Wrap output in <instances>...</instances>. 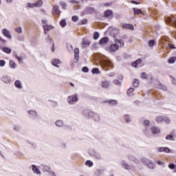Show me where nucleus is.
Listing matches in <instances>:
<instances>
[{"label":"nucleus","instance_id":"11","mask_svg":"<svg viewBox=\"0 0 176 176\" xmlns=\"http://www.w3.org/2000/svg\"><path fill=\"white\" fill-rule=\"evenodd\" d=\"M28 113H29L30 118L36 119L38 118V113L36 110H29L28 111Z\"/></svg>","mask_w":176,"mask_h":176},{"label":"nucleus","instance_id":"49","mask_svg":"<svg viewBox=\"0 0 176 176\" xmlns=\"http://www.w3.org/2000/svg\"><path fill=\"white\" fill-rule=\"evenodd\" d=\"M15 32H16L17 34H22V28L18 27L15 28Z\"/></svg>","mask_w":176,"mask_h":176},{"label":"nucleus","instance_id":"30","mask_svg":"<svg viewBox=\"0 0 176 176\" xmlns=\"http://www.w3.org/2000/svg\"><path fill=\"white\" fill-rule=\"evenodd\" d=\"M114 41H116V45H118L120 47H122L124 45V43L123 42L122 40L116 39L114 40Z\"/></svg>","mask_w":176,"mask_h":176},{"label":"nucleus","instance_id":"12","mask_svg":"<svg viewBox=\"0 0 176 176\" xmlns=\"http://www.w3.org/2000/svg\"><path fill=\"white\" fill-rule=\"evenodd\" d=\"M157 152L169 153L170 150L168 147H157Z\"/></svg>","mask_w":176,"mask_h":176},{"label":"nucleus","instance_id":"38","mask_svg":"<svg viewBox=\"0 0 176 176\" xmlns=\"http://www.w3.org/2000/svg\"><path fill=\"white\" fill-rule=\"evenodd\" d=\"M59 5L63 10H65L67 8V3L64 1H60Z\"/></svg>","mask_w":176,"mask_h":176},{"label":"nucleus","instance_id":"63","mask_svg":"<svg viewBox=\"0 0 176 176\" xmlns=\"http://www.w3.org/2000/svg\"><path fill=\"white\" fill-rule=\"evenodd\" d=\"M168 47L169 49H173V50L176 49L174 45H173L172 44H169V43H168Z\"/></svg>","mask_w":176,"mask_h":176},{"label":"nucleus","instance_id":"37","mask_svg":"<svg viewBox=\"0 0 176 176\" xmlns=\"http://www.w3.org/2000/svg\"><path fill=\"white\" fill-rule=\"evenodd\" d=\"M133 11H134V14H137V15L143 14V13H142V12L141 11L140 9H135V8H133Z\"/></svg>","mask_w":176,"mask_h":176},{"label":"nucleus","instance_id":"19","mask_svg":"<svg viewBox=\"0 0 176 176\" xmlns=\"http://www.w3.org/2000/svg\"><path fill=\"white\" fill-rule=\"evenodd\" d=\"M151 131V133L155 135V134H158L160 133V129L157 126H153L150 129Z\"/></svg>","mask_w":176,"mask_h":176},{"label":"nucleus","instance_id":"18","mask_svg":"<svg viewBox=\"0 0 176 176\" xmlns=\"http://www.w3.org/2000/svg\"><path fill=\"white\" fill-rule=\"evenodd\" d=\"M14 86L19 89H23V86L22 85V82H21L20 80H15V82H14Z\"/></svg>","mask_w":176,"mask_h":176},{"label":"nucleus","instance_id":"26","mask_svg":"<svg viewBox=\"0 0 176 176\" xmlns=\"http://www.w3.org/2000/svg\"><path fill=\"white\" fill-rule=\"evenodd\" d=\"M128 159L131 162H133L135 164H139V160L137 158H135V157L132 156V155H129Z\"/></svg>","mask_w":176,"mask_h":176},{"label":"nucleus","instance_id":"2","mask_svg":"<svg viewBox=\"0 0 176 176\" xmlns=\"http://www.w3.org/2000/svg\"><path fill=\"white\" fill-rule=\"evenodd\" d=\"M100 65H102V67H111L112 66V63H111L109 58L104 55H100Z\"/></svg>","mask_w":176,"mask_h":176},{"label":"nucleus","instance_id":"13","mask_svg":"<svg viewBox=\"0 0 176 176\" xmlns=\"http://www.w3.org/2000/svg\"><path fill=\"white\" fill-rule=\"evenodd\" d=\"M121 27L122 28H124L125 30H134L133 25H131V24L122 23Z\"/></svg>","mask_w":176,"mask_h":176},{"label":"nucleus","instance_id":"40","mask_svg":"<svg viewBox=\"0 0 176 176\" xmlns=\"http://www.w3.org/2000/svg\"><path fill=\"white\" fill-rule=\"evenodd\" d=\"M66 25H67V23L65 19L60 21V26H61V28H65V26H66Z\"/></svg>","mask_w":176,"mask_h":176},{"label":"nucleus","instance_id":"57","mask_svg":"<svg viewBox=\"0 0 176 176\" xmlns=\"http://www.w3.org/2000/svg\"><path fill=\"white\" fill-rule=\"evenodd\" d=\"M0 42L3 44H5L6 43H8V41L5 40L4 38H3L1 36H0Z\"/></svg>","mask_w":176,"mask_h":176},{"label":"nucleus","instance_id":"5","mask_svg":"<svg viewBox=\"0 0 176 176\" xmlns=\"http://www.w3.org/2000/svg\"><path fill=\"white\" fill-rule=\"evenodd\" d=\"M78 100V98H77V94L69 96L67 98L69 104H76Z\"/></svg>","mask_w":176,"mask_h":176},{"label":"nucleus","instance_id":"60","mask_svg":"<svg viewBox=\"0 0 176 176\" xmlns=\"http://www.w3.org/2000/svg\"><path fill=\"white\" fill-rule=\"evenodd\" d=\"M141 78H142V79H146L147 78V74L146 73L141 74Z\"/></svg>","mask_w":176,"mask_h":176},{"label":"nucleus","instance_id":"53","mask_svg":"<svg viewBox=\"0 0 176 176\" xmlns=\"http://www.w3.org/2000/svg\"><path fill=\"white\" fill-rule=\"evenodd\" d=\"M79 18L77 16H74L72 18V22H77L78 21Z\"/></svg>","mask_w":176,"mask_h":176},{"label":"nucleus","instance_id":"21","mask_svg":"<svg viewBox=\"0 0 176 176\" xmlns=\"http://www.w3.org/2000/svg\"><path fill=\"white\" fill-rule=\"evenodd\" d=\"M166 118V116H158L155 117V122L158 124H162L163 123V120Z\"/></svg>","mask_w":176,"mask_h":176},{"label":"nucleus","instance_id":"25","mask_svg":"<svg viewBox=\"0 0 176 176\" xmlns=\"http://www.w3.org/2000/svg\"><path fill=\"white\" fill-rule=\"evenodd\" d=\"M32 170L33 171V173H34L35 174H41V172L39 170V168H38L36 165H32Z\"/></svg>","mask_w":176,"mask_h":176},{"label":"nucleus","instance_id":"45","mask_svg":"<svg viewBox=\"0 0 176 176\" xmlns=\"http://www.w3.org/2000/svg\"><path fill=\"white\" fill-rule=\"evenodd\" d=\"M163 122H164L166 124H168L170 123V119L168 118V117H166L163 119Z\"/></svg>","mask_w":176,"mask_h":176},{"label":"nucleus","instance_id":"4","mask_svg":"<svg viewBox=\"0 0 176 176\" xmlns=\"http://www.w3.org/2000/svg\"><path fill=\"white\" fill-rule=\"evenodd\" d=\"M42 24H43L44 34H47V32L52 30L53 28L52 25L47 24V21L46 19L42 20Z\"/></svg>","mask_w":176,"mask_h":176},{"label":"nucleus","instance_id":"50","mask_svg":"<svg viewBox=\"0 0 176 176\" xmlns=\"http://www.w3.org/2000/svg\"><path fill=\"white\" fill-rule=\"evenodd\" d=\"M124 120H125V122H126L128 123L131 122V120L130 119V117L128 115L124 116Z\"/></svg>","mask_w":176,"mask_h":176},{"label":"nucleus","instance_id":"54","mask_svg":"<svg viewBox=\"0 0 176 176\" xmlns=\"http://www.w3.org/2000/svg\"><path fill=\"white\" fill-rule=\"evenodd\" d=\"M86 23H87V19H82L80 21V22H79V24L81 25H85Z\"/></svg>","mask_w":176,"mask_h":176},{"label":"nucleus","instance_id":"44","mask_svg":"<svg viewBox=\"0 0 176 176\" xmlns=\"http://www.w3.org/2000/svg\"><path fill=\"white\" fill-rule=\"evenodd\" d=\"M151 125V122H149V120H144L143 121V126L147 127V126H149Z\"/></svg>","mask_w":176,"mask_h":176},{"label":"nucleus","instance_id":"15","mask_svg":"<svg viewBox=\"0 0 176 176\" xmlns=\"http://www.w3.org/2000/svg\"><path fill=\"white\" fill-rule=\"evenodd\" d=\"M120 45H118L116 44H112L111 46H109V52H116L118 50H119Z\"/></svg>","mask_w":176,"mask_h":176},{"label":"nucleus","instance_id":"34","mask_svg":"<svg viewBox=\"0 0 176 176\" xmlns=\"http://www.w3.org/2000/svg\"><path fill=\"white\" fill-rule=\"evenodd\" d=\"M10 68L14 69L16 67V64L13 60H10Z\"/></svg>","mask_w":176,"mask_h":176},{"label":"nucleus","instance_id":"8","mask_svg":"<svg viewBox=\"0 0 176 176\" xmlns=\"http://www.w3.org/2000/svg\"><path fill=\"white\" fill-rule=\"evenodd\" d=\"M93 12H94V8L91 7L86 8V9L81 12V16H85L86 14H91Z\"/></svg>","mask_w":176,"mask_h":176},{"label":"nucleus","instance_id":"59","mask_svg":"<svg viewBox=\"0 0 176 176\" xmlns=\"http://www.w3.org/2000/svg\"><path fill=\"white\" fill-rule=\"evenodd\" d=\"M27 7L30 8H36V6H34L33 3H28Z\"/></svg>","mask_w":176,"mask_h":176},{"label":"nucleus","instance_id":"23","mask_svg":"<svg viewBox=\"0 0 176 176\" xmlns=\"http://www.w3.org/2000/svg\"><path fill=\"white\" fill-rule=\"evenodd\" d=\"M110 87V82L107 80H104L102 82V87L104 89H108Z\"/></svg>","mask_w":176,"mask_h":176},{"label":"nucleus","instance_id":"46","mask_svg":"<svg viewBox=\"0 0 176 176\" xmlns=\"http://www.w3.org/2000/svg\"><path fill=\"white\" fill-rule=\"evenodd\" d=\"M133 87L135 88L139 87V80L138 79H134Z\"/></svg>","mask_w":176,"mask_h":176},{"label":"nucleus","instance_id":"7","mask_svg":"<svg viewBox=\"0 0 176 176\" xmlns=\"http://www.w3.org/2000/svg\"><path fill=\"white\" fill-rule=\"evenodd\" d=\"M1 33L3 34V35H4L5 37L7 38V39H8L10 41L12 40V34H11V32H10V30L4 28L1 30Z\"/></svg>","mask_w":176,"mask_h":176},{"label":"nucleus","instance_id":"27","mask_svg":"<svg viewBox=\"0 0 176 176\" xmlns=\"http://www.w3.org/2000/svg\"><path fill=\"white\" fill-rule=\"evenodd\" d=\"M112 11L111 10H106L105 12H104V15L105 16L106 18H111L112 17Z\"/></svg>","mask_w":176,"mask_h":176},{"label":"nucleus","instance_id":"17","mask_svg":"<svg viewBox=\"0 0 176 176\" xmlns=\"http://www.w3.org/2000/svg\"><path fill=\"white\" fill-rule=\"evenodd\" d=\"M40 168H41L42 171H43L44 173L53 171L52 168H50V167L47 165H41Z\"/></svg>","mask_w":176,"mask_h":176},{"label":"nucleus","instance_id":"32","mask_svg":"<svg viewBox=\"0 0 176 176\" xmlns=\"http://www.w3.org/2000/svg\"><path fill=\"white\" fill-rule=\"evenodd\" d=\"M140 64H141V60L140 59H138L137 60H135L133 63H132L131 65L133 67H137V66H138Z\"/></svg>","mask_w":176,"mask_h":176},{"label":"nucleus","instance_id":"42","mask_svg":"<svg viewBox=\"0 0 176 176\" xmlns=\"http://www.w3.org/2000/svg\"><path fill=\"white\" fill-rule=\"evenodd\" d=\"M67 50H68L69 52H73V45L70 44L67 45Z\"/></svg>","mask_w":176,"mask_h":176},{"label":"nucleus","instance_id":"35","mask_svg":"<svg viewBox=\"0 0 176 176\" xmlns=\"http://www.w3.org/2000/svg\"><path fill=\"white\" fill-rule=\"evenodd\" d=\"M11 51H12L11 49H10L9 47H3V52L6 53L7 54H11Z\"/></svg>","mask_w":176,"mask_h":176},{"label":"nucleus","instance_id":"29","mask_svg":"<svg viewBox=\"0 0 176 176\" xmlns=\"http://www.w3.org/2000/svg\"><path fill=\"white\" fill-rule=\"evenodd\" d=\"M175 62H176L175 56H173V57L168 58V63H169V64H175Z\"/></svg>","mask_w":176,"mask_h":176},{"label":"nucleus","instance_id":"6","mask_svg":"<svg viewBox=\"0 0 176 176\" xmlns=\"http://www.w3.org/2000/svg\"><path fill=\"white\" fill-rule=\"evenodd\" d=\"M88 154L91 155V157H94L98 160L101 159V155L98 153H96L94 149H89L88 150Z\"/></svg>","mask_w":176,"mask_h":176},{"label":"nucleus","instance_id":"22","mask_svg":"<svg viewBox=\"0 0 176 176\" xmlns=\"http://www.w3.org/2000/svg\"><path fill=\"white\" fill-rule=\"evenodd\" d=\"M155 88L160 89L164 91H166L167 90V87L165 85H162L161 83H157L155 85Z\"/></svg>","mask_w":176,"mask_h":176},{"label":"nucleus","instance_id":"28","mask_svg":"<svg viewBox=\"0 0 176 176\" xmlns=\"http://www.w3.org/2000/svg\"><path fill=\"white\" fill-rule=\"evenodd\" d=\"M122 166H123V168H124L125 170H131V166L126 164L125 161H122Z\"/></svg>","mask_w":176,"mask_h":176},{"label":"nucleus","instance_id":"24","mask_svg":"<svg viewBox=\"0 0 176 176\" xmlns=\"http://www.w3.org/2000/svg\"><path fill=\"white\" fill-rule=\"evenodd\" d=\"M74 53L75 54V60H76V63H77L79 60V50L78 48H76L74 50Z\"/></svg>","mask_w":176,"mask_h":176},{"label":"nucleus","instance_id":"16","mask_svg":"<svg viewBox=\"0 0 176 176\" xmlns=\"http://www.w3.org/2000/svg\"><path fill=\"white\" fill-rule=\"evenodd\" d=\"M81 44L82 45V47L84 48L86 47H89V45H91V42L87 38H82Z\"/></svg>","mask_w":176,"mask_h":176},{"label":"nucleus","instance_id":"31","mask_svg":"<svg viewBox=\"0 0 176 176\" xmlns=\"http://www.w3.org/2000/svg\"><path fill=\"white\" fill-rule=\"evenodd\" d=\"M108 41H109V38L107 37H104V38H102V39H100V45H105V44H107V43Z\"/></svg>","mask_w":176,"mask_h":176},{"label":"nucleus","instance_id":"48","mask_svg":"<svg viewBox=\"0 0 176 176\" xmlns=\"http://www.w3.org/2000/svg\"><path fill=\"white\" fill-rule=\"evenodd\" d=\"M154 45H155L154 40H150L149 42L148 43V46H149L150 47H153Z\"/></svg>","mask_w":176,"mask_h":176},{"label":"nucleus","instance_id":"14","mask_svg":"<svg viewBox=\"0 0 176 176\" xmlns=\"http://www.w3.org/2000/svg\"><path fill=\"white\" fill-rule=\"evenodd\" d=\"M51 63L52 64V65H54V67H56V68H59L61 64V61L59 59L57 58H54V60H52V61L51 62Z\"/></svg>","mask_w":176,"mask_h":176},{"label":"nucleus","instance_id":"58","mask_svg":"<svg viewBox=\"0 0 176 176\" xmlns=\"http://www.w3.org/2000/svg\"><path fill=\"white\" fill-rule=\"evenodd\" d=\"M168 168L173 170V169L175 168V165L174 164H170L168 165Z\"/></svg>","mask_w":176,"mask_h":176},{"label":"nucleus","instance_id":"41","mask_svg":"<svg viewBox=\"0 0 176 176\" xmlns=\"http://www.w3.org/2000/svg\"><path fill=\"white\" fill-rule=\"evenodd\" d=\"M133 91H135V89L133 88H130L128 89V91H126V94L130 96H131V93H133Z\"/></svg>","mask_w":176,"mask_h":176},{"label":"nucleus","instance_id":"1","mask_svg":"<svg viewBox=\"0 0 176 176\" xmlns=\"http://www.w3.org/2000/svg\"><path fill=\"white\" fill-rule=\"evenodd\" d=\"M82 115L88 118H93L96 122H98L100 120V116L89 110H84V111H82Z\"/></svg>","mask_w":176,"mask_h":176},{"label":"nucleus","instance_id":"36","mask_svg":"<svg viewBox=\"0 0 176 176\" xmlns=\"http://www.w3.org/2000/svg\"><path fill=\"white\" fill-rule=\"evenodd\" d=\"M107 103H109L111 105H116L118 104V101H116V100H107Z\"/></svg>","mask_w":176,"mask_h":176},{"label":"nucleus","instance_id":"43","mask_svg":"<svg viewBox=\"0 0 176 176\" xmlns=\"http://www.w3.org/2000/svg\"><path fill=\"white\" fill-rule=\"evenodd\" d=\"M91 73L94 74H100V70H98V68H93V69H91Z\"/></svg>","mask_w":176,"mask_h":176},{"label":"nucleus","instance_id":"9","mask_svg":"<svg viewBox=\"0 0 176 176\" xmlns=\"http://www.w3.org/2000/svg\"><path fill=\"white\" fill-rule=\"evenodd\" d=\"M1 80L6 85H10L12 82L11 77L8 76V75H4L1 76Z\"/></svg>","mask_w":176,"mask_h":176},{"label":"nucleus","instance_id":"64","mask_svg":"<svg viewBox=\"0 0 176 176\" xmlns=\"http://www.w3.org/2000/svg\"><path fill=\"white\" fill-rule=\"evenodd\" d=\"M15 58H16L17 60H19V62L22 61V58H21L20 56H17V54L14 55Z\"/></svg>","mask_w":176,"mask_h":176},{"label":"nucleus","instance_id":"52","mask_svg":"<svg viewBox=\"0 0 176 176\" xmlns=\"http://www.w3.org/2000/svg\"><path fill=\"white\" fill-rule=\"evenodd\" d=\"M173 138H174V136L168 135L166 136V140H170V141H173Z\"/></svg>","mask_w":176,"mask_h":176},{"label":"nucleus","instance_id":"10","mask_svg":"<svg viewBox=\"0 0 176 176\" xmlns=\"http://www.w3.org/2000/svg\"><path fill=\"white\" fill-rule=\"evenodd\" d=\"M61 13L60 10H59V6L57 5H54L52 8V15L58 16Z\"/></svg>","mask_w":176,"mask_h":176},{"label":"nucleus","instance_id":"56","mask_svg":"<svg viewBox=\"0 0 176 176\" xmlns=\"http://www.w3.org/2000/svg\"><path fill=\"white\" fill-rule=\"evenodd\" d=\"M81 71H82V72H84V73H87V72H89V68L84 67L81 69Z\"/></svg>","mask_w":176,"mask_h":176},{"label":"nucleus","instance_id":"39","mask_svg":"<svg viewBox=\"0 0 176 176\" xmlns=\"http://www.w3.org/2000/svg\"><path fill=\"white\" fill-rule=\"evenodd\" d=\"M99 37H100V34H98V32H94V34H93L94 40L96 41L98 39Z\"/></svg>","mask_w":176,"mask_h":176},{"label":"nucleus","instance_id":"61","mask_svg":"<svg viewBox=\"0 0 176 176\" xmlns=\"http://www.w3.org/2000/svg\"><path fill=\"white\" fill-rule=\"evenodd\" d=\"M49 175V176H56V174L54 173V171H49V172H47Z\"/></svg>","mask_w":176,"mask_h":176},{"label":"nucleus","instance_id":"3","mask_svg":"<svg viewBox=\"0 0 176 176\" xmlns=\"http://www.w3.org/2000/svg\"><path fill=\"white\" fill-rule=\"evenodd\" d=\"M143 164H146V166L149 168L150 169H155L156 168V164L153 162L151 160L148 158H143L142 159Z\"/></svg>","mask_w":176,"mask_h":176},{"label":"nucleus","instance_id":"33","mask_svg":"<svg viewBox=\"0 0 176 176\" xmlns=\"http://www.w3.org/2000/svg\"><path fill=\"white\" fill-rule=\"evenodd\" d=\"M35 6V8H41L43 5L42 1L38 0V1L35 2L34 3H32Z\"/></svg>","mask_w":176,"mask_h":176},{"label":"nucleus","instance_id":"47","mask_svg":"<svg viewBox=\"0 0 176 176\" xmlns=\"http://www.w3.org/2000/svg\"><path fill=\"white\" fill-rule=\"evenodd\" d=\"M85 164L86 166H88V167H92L93 166V162L91 160L86 161Z\"/></svg>","mask_w":176,"mask_h":176},{"label":"nucleus","instance_id":"20","mask_svg":"<svg viewBox=\"0 0 176 176\" xmlns=\"http://www.w3.org/2000/svg\"><path fill=\"white\" fill-rule=\"evenodd\" d=\"M54 124L58 126V128H63L64 127V121L58 120L54 122Z\"/></svg>","mask_w":176,"mask_h":176},{"label":"nucleus","instance_id":"62","mask_svg":"<svg viewBox=\"0 0 176 176\" xmlns=\"http://www.w3.org/2000/svg\"><path fill=\"white\" fill-rule=\"evenodd\" d=\"M0 66L1 67H4L5 66V60H0Z\"/></svg>","mask_w":176,"mask_h":176},{"label":"nucleus","instance_id":"55","mask_svg":"<svg viewBox=\"0 0 176 176\" xmlns=\"http://www.w3.org/2000/svg\"><path fill=\"white\" fill-rule=\"evenodd\" d=\"M113 82L114 84H116V85H118V86H120L121 85V82L119 81V80H114L113 81Z\"/></svg>","mask_w":176,"mask_h":176},{"label":"nucleus","instance_id":"51","mask_svg":"<svg viewBox=\"0 0 176 176\" xmlns=\"http://www.w3.org/2000/svg\"><path fill=\"white\" fill-rule=\"evenodd\" d=\"M13 130L14 131H19L20 126L19 125H14Z\"/></svg>","mask_w":176,"mask_h":176}]
</instances>
